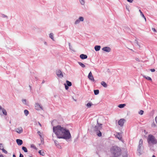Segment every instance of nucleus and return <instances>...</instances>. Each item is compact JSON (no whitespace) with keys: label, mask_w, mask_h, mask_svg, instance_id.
Returning <instances> with one entry per match:
<instances>
[{"label":"nucleus","mask_w":157,"mask_h":157,"mask_svg":"<svg viewBox=\"0 0 157 157\" xmlns=\"http://www.w3.org/2000/svg\"><path fill=\"white\" fill-rule=\"evenodd\" d=\"M53 131L57 137L59 139H68L71 137L69 131L66 128L58 125L53 127Z\"/></svg>","instance_id":"f257e3e1"},{"label":"nucleus","mask_w":157,"mask_h":157,"mask_svg":"<svg viewBox=\"0 0 157 157\" xmlns=\"http://www.w3.org/2000/svg\"><path fill=\"white\" fill-rule=\"evenodd\" d=\"M111 153L115 156H118L121 154V150L120 148L116 147H112L110 150Z\"/></svg>","instance_id":"f03ea898"},{"label":"nucleus","mask_w":157,"mask_h":157,"mask_svg":"<svg viewBox=\"0 0 157 157\" xmlns=\"http://www.w3.org/2000/svg\"><path fill=\"white\" fill-rule=\"evenodd\" d=\"M147 140L149 144H156L157 143V141L155 137L151 134L148 135Z\"/></svg>","instance_id":"7ed1b4c3"},{"label":"nucleus","mask_w":157,"mask_h":157,"mask_svg":"<svg viewBox=\"0 0 157 157\" xmlns=\"http://www.w3.org/2000/svg\"><path fill=\"white\" fill-rule=\"evenodd\" d=\"M102 124H99L98 123V124L96 125L94 127V130L96 131H99V132L97 134V135L99 136H101V133L100 130L102 128Z\"/></svg>","instance_id":"20e7f679"},{"label":"nucleus","mask_w":157,"mask_h":157,"mask_svg":"<svg viewBox=\"0 0 157 157\" xmlns=\"http://www.w3.org/2000/svg\"><path fill=\"white\" fill-rule=\"evenodd\" d=\"M2 113L5 116L7 115V113L6 110L2 108L1 106H0V114H2Z\"/></svg>","instance_id":"39448f33"},{"label":"nucleus","mask_w":157,"mask_h":157,"mask_svg":"<svg viewBox=\"0 0 157 157\" xmlns=\"http://www.w3.org/2000/svg\"><path fill=\"white\" fill-rule=\"evenodd\" d=\"M88 78L91 81L94 82V79L93 77V76L92 75V73L91 71H90L89 74L88 76Z\"/></svg>","instance_id":"423d86ee"},{"label":"nucleus","mask_w":157,"mask_h":157,"mask_svg":"<svg viewBox=\"0 0 157 157\" xmlns=\"http://www.w3.org/2000/svg\"><path fill=\"white\" fill-rule=\"evenodd\" d=\"M56 74L57 76L59 77L62 78L63 77L62 73L60 70H58L56 71Z\"/></svg>","instance_id":"0eeeda50"},{"label":"nucleus","mask_w":157,"mask_h":157,"mask_svg":"<svg viewBox=\"0 0 157 157\" xmlns=\"http://www.w3.org/2000/svg\"><path fill=\"white\" fill-rule=\"evenodd\" d=\"M125 121V120L124 119H121L118 122V124L121 126H122Z\"/></svg>","instance_id":"6e6552de"},{"label":"nucleus","mask_w":157,"mask_h":157,"mask_svg":"<svg viewBox=\"0 0 157 157\" xmlns=\"http://www.w3.org/2000/svg\"><path fill=\"white\" fill-rule=\"evenodd\" d=\"M35 106L36 110H40V109H43L42 107L40 106V105L38 103L36 104Z\"/></svg>","instance_id":"1a4fd4ad"},{"label":"nucleus","mask_w":157,"mask_h":157,"mask_svg":"<svg viewBox=\"0 0 157 157\" xmlns=\"http://www.w3.org/2000/svg\"><path fill=\"white\" fill-rule=\"evenodd\" d=\"M102 50L107 52H109L111 51V49L109 47H105L102 48Z\"/></svg>","instance_id":"9d476101"},{"label":"nucleus","mask_w":157,"mask_h":157,"mask_svg":"<svg viewBox=\"0 0 157 157\" xmlns=\"http://www.w3.org/2000/svg\"><path fill=\"white\" fill-rule=\"evenodd\" d=\"M16 131L18 133H21L22 132L23 129L21 127H20L16 129Z\"/></svg>","instance_id":"9b49d317"},{"label":"nucleus","mask_w":157,"mask_h":157,"mask_svg":"<svg viewBox=\"0 0 157 157\" xmlns=\"http://www.w3.org/2000/svg\"><path fill=\"white\" fill-rule=\"evenodd\" d=\"M116 137L120 140H121L122 139V136L121 133H118Z\"/></svg>","instance_id":"f8f14e48"},{"label":"nucleus","mask_w":157,"mask_h":157,"mask_svg":"<svg viewBox=\"0 0 157 157\" xmlns=\"http://www.w3.org/2000/svg\"><path fill=\"white\" fill-rule=\"evenodd\" d=\"M80 57L82 59H86L87 58V56L86 55L82 54L80 56Z\"/></svg>","instance_id":"ddd939ff"},{"label":"nucleus","mask_w":157,"mask_h":157,"mask_svg":"<svg viewBox=\"0 0 157 157\" xmlns=\"http://www.w3.org/2000/svg\"><path fill=\"white\" fill-rule=\"evenodd\" d=\"M143 140L142 139H140L139 142V145L138 146V148L139 149H140V147H141L143 145Z\"/></svg>","instance_id":"4468645a"},{"label":"nucleus","mask_w":157,"mask_h":157,"mask_svg":"<svg viewBox=\"0 0 157 157\" xmlns=\"http://www.w3.org/2000/svg\"><path fill=\"white\" fill-rule=\"evenodd\" d=\"M16 142H17V144L19 145H21L23 143V142H22V140H20V139H17L16 140Z\"/></svg>","instance_id":"2eb2a0df"},{"label":"nucleus","mask_w":157,"mask_h":157,"mask_svg":"<svg viewBox=\"0 0 157 157\" xmlns=\"http://www.w3.org/2000/svg\"><path fill=\"white\" fill-rule=\"evenodd\" d=\"M101 84L103 86L105 87H106L107 86V84L104 81H102L101 82Z\"/></svg>","instance_id":"dca6fc26"},{"label":"nucleus","mask_w":157,"mask_h":157,"mask_svg":"<svg viewBox=\"0 0 157 157\" xmlns=\"http://www.w3.org/2000/svg\"><path fill=\"white\" fill-rule=\"evenodd\" d=\"M101 48V46H100L96 45L95 46L94 49L96 51H98L100 50Z\"/></svg>","instance_id":"f3484780"},{"label":"nucleus","mask_w":157,"mask_h":157,"mask_svg":"<svg viewBox=\"0 0 157 157\" xmlns=\"http://www.w3.org/2000/svg\"><path fill=\"white\" fill-rule=\"evenodd\" d=\"M125 105V104H121L118 105V107L120 108H121L124 107Z\"/></svg>","instance_id":"a211bd4d"},{"label":"nucleus","mask_w":157,"mask_h":157,"mask_svg":"<svg viewBox=\"0 0 157 157\" xmlns=\"http://www.w3.org/2000/svg\"><path fill=\"white\" fill-rule=\"evenodd\" d=\"M144 78H145L146 79L148 80H150L151 82L152 81V80L150 77H149V76H144Z\"/></svg>","instance_id":"6ab92c4d"},{"label":"nucleus","mask_w":157,"mask_h":157,"mask_svg":"<svg viewBox=\"0 0 157 157\" xmlns=\"http://www.w3.org/2000/svg\"><path fill=\"white\" fill-rule=\"evenodd\" d=\"M78 63L82 67H83V68H84V67H85V65L83 64V63L80 62H78Z\"/></svg>","instance_id":"aec40b11"},{"label":"nucleus","mask_w":157,"mask_h":157,"mask_svg":"<svg viewBox=\"0 0 157 157\" xmlns=\"http://www.w3.org/2000/svg\"><path fill=\"white\" fill-rule=\"evenodd\" d=\"M139 11V12H140L141 15V16L142 17H143L145 19V20L146 21V18L144 16V14H143V13L142 12V11H141V10H140Z\"/></svg>","instance_id":"412c9836"},{"label":"nucleus","mask_w":157,"mask_h":157,"mask_svg":"<svg viewBox=\"0 0 157 157\" xmlns=\"http://www.w3.org/2000/svg\"><path fill=\"white\" fill-rule=\"evenodd\" d=\"M66 82L67 85L68 86H71L72 84L71 82L67 80L66 81Z\"/></svg>","instance_id":"4be33fe9"},{"label":"nucleus","mask_w":157,"mask_h":157,"mask_svg":"<svg viewBox=\"0 0 157 157\" xmlns=\"http://www.w3.org/2000/svg\"><path fill=\"white\" fill-rule=\"evenodd\" d=\"M22 148L25 152H28L27 149L25 147H23Z\"/></svg>","instance_id":"5701e85b"},{"label":"nucleus","mask_w":157,"mask_h":157,"mask_svg":"<svg viewBox=\"0 0 157 157\" xmlns=\"http://www.w3.org/2000/svg\"><path fill=\"white\" fill-rule=\"evenodd\" d=\"M39 153L40 154V155H44V153L43 151H42L41 150H40L39 151Z\"/></svg>","instance_id":"b1692460"},{"label":"nucleus","mask_w":157,"mask_h":157,"mask_svg":"<svg viewBox=\"0 0 157 157\" xmlns=\"http://www.w3.org/2000/svg\"><path fill=\"white\" fill-rule=\"evenodd\" d=\"M94 94L95 95H97L99 93V91L98 90H94Z\"/></svg>","instance_id":"393cba45"},{"label":"nucleus","mask_w":157,"mask_h":157,"mask_svg":"<svg viewBox=\"0 0 157 157\" xmlns=\"http://www.w3.org/2000/svg\"><path fill=\"white\" fill-rule=\"evenodd\" d=\"M49 37L50 38H51L53 40H54V38H53V35L52 33H51L49 34Z\"/></svg>","instance_id":"a878e982"},{"label":"nucleus","mask_w":157,"mask_h":157,"mask_svg":"<svg viewBox=\"0 0 157 157\" xmlns=\"http://www.w3.org/2000/svg\"><path fill=\"white\" fill-rule=\"evenodd\" d=\"M24 113L27 116L29 113V111L28 110L25 109L24 110Z\"/></svg>","instance_id":"bb28decb"},{"label":"nucleus","mask_w":157,"mask_h":157,"mask_svg":"<svg viewBox=\"0 0 157 157\" xmlns=\"http://www.w3.org/2000/svg\"><path fill=\"white\" fill-rule=\"evenodd\" d=\"M91 105L92 104L90 103H88L86 104V106L89 108L91 107Z\"/></svg>","instance_id":"cd10ccee"},{"label":"nucleus","mask_w":157,"mask_h":157,"mask_svg":"<svg viewBox=\"0 0 157 157\" xmlns=\"http://www.w3.org/2000/svg\"><path fill=\"white\" fill-rule=\"evenodd\" d=\"M79 21H83L84 20V18L82 17H80L79 18Z\"/></svg>","instance_id":"c85d7f7f"},{"label":"nucleus","mask_w":157,"mask_h":157,"mask_svg":"<svg viewBox=\"0 0 157 157\" xmlns=\"http://www.w3.org/2000/svg\"><path fill=\"white\" fill-rule=\"evenodd\" d=\"M3 149H4V147H3L2 144H0V149L1 150H2Z\"/></svg>","instance_id":"c756f323"},{"label":"nucleus","mask_w":157,"mask_h":157,"mask_svg":"<svg viewBox=\"0 0 157 157\" xmlns=\"http://www.w3.org/2000/svg\"><path fill=\"white\" fill-rule=\"evenodd\" d=\"M2 152L5 153V154H7V151H6L5 149H2Z\"/></svg>","instance_id":"7c9ffc66"},{"label":"nucleus","mask_w":157,"mask_h":157,"mask_svg":"<svg viewBox=\"0 0 157 157\" xmlns=\"http://www.w3.org/2000/svg\"><path fill=\"white\" fill-rule=\"evenodd\" d=\"M80 1L82 5H83L85 3L84 0H80Z\"/></svg>","instance_id":"2f4dec72"},{"label":"nucleus","mask_w":157,"mask_h":157,"mask_svg":"<svg viewBox=\"0 0 157 157\" xmlns=\"http://www.w3.org/2000/svg\"><path fill=\"white\" fill-rule=\"evenodd\" d=\"M144 111L142 110H141L139 113V114L142 115L143 114Z\"/></svg>","instance_id":"473e14b6"},{"label":"nucleus","mask_w":157,"mask_h":157,"mask_svg":"<svg viewBox=\"0 0 157 157\" xmlns=\"http://www.w3.org/2000/svg\"><path fill=\"white\" fill-rule=\"evenodd\" d=\"M31 147L32 148H33L34 149H36V147L33 144H31Z\"/></svg>","instance_id":"72a5a7b5"},{"label":"nucleus","mask_w":157,"mask_h":157,"mask_svg":"<svg viewBox=\"0 0 157 157\" xmlns=\"http://www.w3.org/2000/svg\"><path fill=\"white\" fill-rule=\"evenodd\" d=\"M80 21L79 20H77L75 22V24H77Z\"/></svg>","instance_id":"f704fd0d"},{"label":"nucleus","mask_w":157,"mask_h":157,"mask_svg":"<svg viewBox=\"0 0 157 157\" xmlns=\"http://www.w3.org/2000/svg\"><path fill=\"white\" fill-rule=\"evenodd\" d=\"M37 133L38 134V135H39L40 136V137H42V136L41 135V133L40 132V131H38L37 132Z\"/></svg>","instance_id":"c9c22d12"},{"label":"nucleus","mask_w":157,"mask_h":157,"mask_svg":"<svg viewBox=\"0 0 157 157\" xmlns=\"http://www.w3.org/2000/svg\"><path fill=\"white\" fill-rule=\"evenodd\" d=\"M23 103L24 104H25L26 102V100L25 99H23L22 100Z\"/></svg>","instance_id":"e433bc0d"},{"label":"nucleus","mask_w":157,"mask_h":157,"mask_svg":"<svg viewBox=\"0 0 157 157\" xmlns=\"http://www.w3.org/2000/svg\"><path fill=\"white\" fill-rule=\"evenodd\" d=\"M65 86V88L66 90H67L68 89V86H67L65 84H64Z\"/></svg>","instance_id":"4c0bfd02"},{"label":"nucleus","mask_w":157,"mask_h":157,"mask_svg":"<svg viewBox=\"0 0 157 157\" xmlns=\"http://www.w3.org/2000/svg\"><path fill=\"white\" fill-rule=\"evenodd\" d=\"M150 71L152 72H154L155 70L154 69H150Z\"/></svg>","instance_id":"58836bf2"},{"label":"nucleus","mask_w":157,"mask_h":157,"mask_svg":"<svg viewBox=\"0 0 157 157\" xmlns=\"http://www.w3.org/2000/svg\"><path fill=\"white\" fill-rule=\"evenodd\" d=\"M133 0H127V1L130 2H132Z\"/></svg>","instance_id":"ea45409f"},{"label":"nucleus","mask_w":157,"mask_h":157,"mask_svg":"<svg viewBox=\"0 0 157 157\" xmlns=\"http://www.w3.org/2000/svg\"><path fill=\"white\" fill-rule=\"evenodd\" d=\"M155 120L156 123L157 124V116L155 117Z\"/></svg>","instance_id":"a19ab883"},{"label":"nucleus","mask_w":157,"mask_h":157,"mask_svg":"<svg viewBox=\"0 0 157 157\" xmlns=\"http://www.w3.org/2000/svg\"><path fill=\"white\" fill-rule=\"evenodd\" d=\"M152 30L154 32H156V29L155 28H152Z\"/></svg>","instance_id":"79ce46f5"},{"label":"nucleus","mask_w":157,"mask_h":157,"mask_svg":"<svg viewBox=\"0 0 157 157\" xmlns=\"http://www.w3.org/2000/svg\"><path fill=\"white\" fill-rule=\"evenodd\" d=\"M19 157H23V155L21 154H20V155Z\"/></svg>","instance_id":"37998d69"},{"label":"nucleus","mask_w":157,"mask_h":157,"mask_svg":"<svg viewBox=\"0 0 157 157\" xmlns=\"http://www.w3.org/2000/svg\"><path fill=\"white\" fill-rule=\"evenodd\" d=\"M0 157H4L2 154H0Z\"/></svg>","instance_id":"c03bdc74"},{"label":"nucleus","mask_w":157,"mask_h":157,"mask_svg":"<svg viewBox=\"0 0 157 157\" xmlns=\"http://www.w3.org/2000/svg\"><path fill=\"white\" fill-rule=\"evenodd\" d=\"M38 124H39V125H40V127H41V124L40 123V122H38Z\"/></svg>","instance_id":"a18cd8bd"},{"label":"nucleus","mask_w":157,"mask_h":157,"mask_svg":"<svg viewBox=\"0 0 157 157\" xmlns=\"http://www.w3.org/2000/svg\"><path fill=\"white\" fill-rule=\"evenodd\" d=\"M13 157H16L15 155L14 154H13Z\"/></svg>","instance_id":"49530a36"},{"label":"nucleus","mask_w":157,"mask_h":157,"mask_svg":"<svg viewBox=\"0 0 157 157\" xmlns=\"http://www.w3.org/2000/svg\"><path fill=\"white\" fill-rule=\"evenodd\" d=\"M152 157H155V156L154 155H153Z\"/></svg>","instance_id":"de8ad7c7"}]
</instances>
